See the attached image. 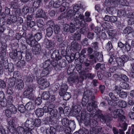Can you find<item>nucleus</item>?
Listing matches in <instances>:
<instances>
[{
    "mask_svg": "<svg viewBox=\"0 0 134 134\" xmlns=\"http://www.w3.org/2000/svg\"><path fill=\"white\" fill-rule=\"evenodd\" d=\"M108 95L112 100L116 101L119 100V98L115 96L113 92L109 93Z\"/></svg>",
    "mask_w": 134,
    "mask_h": 134,
    "instance_id": "41",
    "label": "nucleus"
},
{
    "mask_svg": "<svg viewBox=\"0 0 134 134\" xmlns=\"http://www.w3.org/2000/svg\"><path fill=\"white\" fill-rule=\"evenodd\" d=\"M41 49L40 45H37L33 47L32 49V53L35 55L38 54L40 53V51Z\"/></svg>",
    "mask_w": 134,
    "mask_h": 134,
    "instance_id": "20",
    "label": "nucleus"
},
{
    "mask_svg": "<svg viewBox=\"0 0 134 134\" xmlns=\"http://www.w3.org/2000/svg\"><path fill=\"white\" fill-rule=\"evenodd\" d=\"M33 88L29 86L24 91L23 95L26 97L32 100L34 97V94L33 93Z\"/></svg>",
    "mask_w": 134,
    "mask_h": 134,
    "instance_id": "4",
    "label": "nucleus"
},
{
    "mask_svg": "<svg viewBox=\"0 0 134 134\" xmlns=\"http://www.w3.org/2000/svg\"><path fill=\"white\" fill-rule=\"evenodd\" d=\"M86 8V7L84 4H80V5L76 4L74 7L73 9L74 10L75 14L74 15V19L72 21L73 24L76 26V29H79L80 27H83L81 25L82 20L85 18V16L82 13Z\"/></svg>",
    "mask_w": 134,
    "mask_h": 134,
    "instance_id": "2",
    "label": "nucleus"
},
{
    "mask_svg": "<svg viewBox=\"0 0 134 134\" xmlns=\"http://www.w3.org/2000/svg\"><path fill=\"white\" fill-rule=\"evenodd\" d=\"M118 103V106L121 108H125L127 106V103L124 100H119Z\"/></svg>",
    "mask_w": 134,
    "mask_h": 134,
    "instance_id": "26",
    "label": "nucleus"
},
{
    "mask_svg": "<svg viewBox=\"0 0 134 134\" xmlns=\"http://www.w3.org/2000/svg\"><path fill=\"white\" fill-rule=\"evenodd\" d=\"M51 63L52 65L54 68L55 70L59 69V65L58 64V60H54V59H53V61L52 60Z\"/></svg>",
    "mask_w": 134,
    "mask_h": 134,
    "instance_id": "47",
    "label": "nucleus"
},
{
    "mask_svg": "<svg viewBox=\"0 0 134 134\" xmlns=\"http://www.w3.org/2000/svg\"><path fill=\"white\" fill-rule=\"evenodd\" d=\"M131 46L128 41H126L125 43V47L124 48L123 51L125 52H128L130 51L131 49Z\"/></svg>",
    "mask_w": 134,
    "mask_h": 134,
    "instance_id": "36",
    "label": "nucleus"
},
{
    "mask_svg": "<svg viewBox=\"0 0 134 134\" xmlns=\"http://www.w3.org/2000/svg\"><path fill=\"white\" fill-rule=\"evenodd\" d=\"M19 11L16 10L14 12V14H13L12 16L11 15V19L13 23H15L17 22V18L16 16L19 15Z\"/></svg>",
    "mask_w": 134,
    "mask_h": 134,
    "instance_id": "25",
    "label": "nucleus"
},
{
    "mask_svg": "<svg viewBox=\"0 0 134 134\" xmlns=\"http://www.w3.org/2000/svg\"><path fill=\"white\" fill-rule=\"evenodd\" d=\"M36 17V18H42L45 19L46 18L45 12L42 9H40L37 11Z\"/></svg>",
    "mask_w": 134,
    "mask_h": 134,
    "instance_id": "14",
    "label": "nucleus"
},
{
    "mask_svg": "<svg viewBox=\"0 0 134 134\" xmlns=\"http://www.w3.org/2000/svg\"><path fill=\"white\" fill-rule=\"evenodd\" d=\"M132 28L129 26L126 27L124 30L123 33L125 34H129L132 32Z\"/></svg>",
    "mask_w": 134,
    "mask_h": 134,
    "instance_id": "64",
    "label": "nucleus"
},
{
    "mask_svg": "<svg viewBox=\"0 0 134 134\" xmlns=\"http://www.w3.org/2000/svg\"><path fill=\"white\" fill-rule=\"evenodd\" d=\"M41 121L40 119H36L34 120V125L35 126L38 127L40 126L41 124Z\"/></svg>",
    "mask_w": 134,
    "mask_h": 134,
    "instance_id": "58",
    "label": "nucleus"
},
{
    "mask_svg": "<svg viewBox=\"0 0 134 134\" xmlns=\"http://www.w3.org/2000/svg\"><path fill=\"white\" fill-rule=\"evenodd\" d=\"M55 107V105L52 104H50L48 106L43 107L45 113H49L50 117H51L54 119L57 117L58 114V111L56 109L53 108Z\"/></svg>",
    "mask_w": 134,
    "mask_h": 134,
    "instance_id": "3",
    "label": "nucleus"
},
{
    "mask_svg": "<svg viewBox=\"0 0 134 134\" xmlns=\"http://www.w3.org/2000/svg\"><path fill=\"white\" fill-rule=\"evenodd\" d=\"M86 60L85 62L83 63L85 66H86L85 68V70L86 71L89 72L90 70H91L92 69V68L91 66L90 65V64L89 63V61L87 59H86Z\"/></svg>",
    "mask_w": 134,
    "mask_h": 134,
    "instance_id": "29",
    "label": "nucleus"
},
{
    "mask_svg": "<svg viewBox=\"0 0 134 134\" xmlns=\"http://www.w3.org/2000/svg\"><path fill=\"white\" fill-rule=\"evenodd\" d=\"M56 131V129L53 127L51 126L49 129H48L46 131V134H55Z\"/></svg>",
    "mask_w": 134,
    "mask_h": 134,
    "instance_id": "33",
    "label": "nucleus"
},
{
    "mask_svg": "<svg viewBox=\"0 0 134 134\" xmlns=\"http://www.w3.org/2000/svg\"><path fill=\"white\" fill-rule=\"evenodd\" d=\"M89 59L90 60V62L91 64L95 63L97 62L96 59L95 58V56L93 54H89L88 55Z\"/></svg>",
    "mask_w": 134,
    "mask_h": 134,
    "instance_id": "54",
    "label": "nucleus"
},
{
    "mask_svg": "<svg viewBox=\"0 0 134 134\" xmlns=\"http://www.w3.org/2000/svg\"><path fill=\"white\" fill-rule=\"evenodd\" d=\"M106 48L108 51H109L110 52H113V46L111 42L109 41L107 43Z\"/></svg>",
    "mask_w": 134,
    "mask_h": 134,
    "instance_id": "45",
    "label": "nucleus"
},
{
    "mask_svg": "<svg viewBox=\"0 0 134 134\" xmlns=\"http://www.w3.org/2000/svg\"><path fill=\"white\" fill-rule=\"evenodd\" d=\"M102 24L101 26L104 29H111L112 26L109 23L105 21L103 22V23Z\"/></svg>",
    "mask_w": 134,
    "mask_h": 134,
    "instance_id": "40",
    "label": "nucleus"
},
{
    "mask_svg": "<svg viewBox=\"0 0 134 134\" xmlns=\"http://www.w3.org/2000/svg\"><path fill=\"white\" fill-rule=\"evenodd\" d=\"M98 125L97 122L95 120L93 119L91 120L90 127L91 128H93L97 127Z\"/></svg>",
    "mask_w": 134,
    "mask_h": 134,
    "instance_id": "61",
    "label": "nucleus"
},
{
    "mask_svg": "<svg viewBox=\"0 0 134 134\" xmlns=\"http://www.w3.org/2000/svg\"><path fill=\"white\" fill-rule=\"evenodd\" d=\"M74 14L75 13H74V9L73 10H69L66 14V18L67 19H70L72 16H74Z\"/></svg>",
    "mask_w": 134,
    "mask_h": 134,
    "instance_id": "43",
    "label": "nucleus"
},
{
    "mask_svg": "<svg viewBox=\"0 0 134 134\" xmlns=\"http://www.w3.org/2000/svg\"><path fill=\"white\" fill-rule=\"evenodd\" d=\"M71 95L69 92H66L65 94L63 96V98L64 100H69L71 97Z\"/></svg>",
    "mask_w": 134,
    "mask_h": 134,
    "instance_id": "50",
    "label": "nucleus"
},
{
    "mask_svg": "<svg viewBox=\"0 0 134 134\" xmlns=\"http://www.w3.org/2000/svg\"><path fill=\"white\" fill-rule=\"evenodd\" d=\"M26 109L28 111L32 110L34 109V104L31 102H28L25 105Z\"/></svg>",
    "mask_w": 134,
    "mask_h": 134,
    "instance_id": "27",
    "label": "nucleus"
},
{
    "mask_svg": "<svg viewBox=\"0 0 134 134\" xmlns=\"http://www.w3.org/2000/svg\"><path fill=\"white\" fill-rule=\"evenodd\" d=\"M46 35L48 37L51 36L53 32V29L51 27H47L46 29Z\"/></svg>",
    "mask_w": 134,
    "mask_h": 134,
    "instance_id": "38",
    "label": "nucleus"
},
{
    "mask_svg": "<svg viewBox=\"0 0 134 134\" xmlns=\"http://www.w3.org/2000/svg\"><path fill=\"white\" fill-rule=\"evenodd\" d=\"M69 82L71 83L77 84L79 81L78 77L76 74H73L71 75L68 79Z\"/></svg>",
    "mask_w": 134,
    "mask_h": 134,
    "instance_id": "10",
    "label": "nucleus"
},
{
    "mask_svg": "<svg viewBox=\"0 0 134 134\" xmlns=\"http://www.w3.org/2000/svg\"><path fill=\"white\" fill-rule=\"evenodd\" d=\"M58 64L59 68H64L66 65V61L64 59H60Z\"/></svg>",
    "mask_w": 134,
    "mask_h": 134,
    "instance_id": "37",
    "label": "nucleus"
},
{
    "mask_svg": "<svg viewBox=\"0 0 134 134\" xmlns=\"http://www.w3.org/2000/svg\"><path fill=\"white\" fill-rule=\"evenodd\" d=\"M84 97H86L88 101H91L95 99V96L92 92L90 90L87 91L85 92Z\"/></svg>",
    "mask_w": 134,
    "mask_h": 134,
    "instance_id": "9",
    "label": "nucleus"
},
{
    "mask_svg": "<svg viewBox=\"0 0 134 134\" xmlns=\"http://www.w3.org/2000/svg\"><path fill=\"white\" fill-rule=\"evenodd\" d=\"M37 81L38 84L41 85L40 88L41 89H44L48 87L50 85L48 81H47L46 79L42 78L39 79Z\"/></svg>",
    "mask_w": 134,
    "mask_h": 134,
    "instance_id": "5",
    "label": "nucleus"
},
{
    "mask_svg": "<svg viewBox=\"0 0 134 134\" xmlns=\"http://www.w3.org/2000/svg\"><path fill=\"white\" fill-rule=\"evenodd\" d=\"M54 33L57 35L59 34L60 32L61 29L59 26L56 25L54 26Z\"/></svg>",
    "mask_w": 134,
    "mask_h": 134,
    "instance_id": "63",
    "label": "nucleus"
},
{
    "mask_svg": "<svg viewBox=\"0 0 134 134\" xmlns=\"http://www.w3.org/2000/svg\"><path fill=\"white\" fill-rule=\"evenodd\" d=\"M69 127L72 130H74L76 127V125L74 120H70L69 122Z\"/></svg>",
    "mask_w": 134,
    "mask_h": 134,
    "instance_id": "57",
    "label": "nucleus"
},
{
    "mask_svg": "<svg viewBox=\"0 0 134 134\" xmlns=\"http://www.w3.org/2000/svg\"><path fill=\"white\" fill-rule=\"evenodd\" d=\"M45 117L44 118V121L48 122L49 121V120H50V121L52 122V123L53 122L54 123V125L56 124L57 123V121H54V120H53V119H51V117H50V116H49V117L48 114V113H45ZM53 125H54V124Z\"/></svg>",
    "mask_w": 134,
    "mask_h": 134,
    "instance_id": "24",
    "label": "nucleus"
},
{
    "mask_svg": "<svg viewBox=\"0 0 134 134\" xmlns=\"http://www.w3.org/2000/svg\"><path fill=\"white\" fill-rule=\"evenodd\" d=\"M108 110L111 111L110 114L112 117L114 118H118V122L121 128L119 130V134H125L123 131L126 130L127 124L125 122L126 119L125 116L123 115L124 113L123 110L119 109L114 110L113 107L109 108Z\"/></svg>",
    "mask_w": 134,
    "mask_h": 134,
    "instance_id": "1",
    "label": "nucleus"
},
{
    "mask_svg": "<svg viewBox=\"0 0 134 134\" xmlns=\"http://www.w3.org/2000/svg\"><path fill=\"white\" fill-rule=\"evenodd\" d=\"M62 4L60 0H58L55 2L51 0L49 2V5L50 7L57 8L59 7Z\"/></svg>",
    "mask_w": 134,
    "mask_h": 134,
    "instance_id": "11",
    "label": "nucleus"
},
{
    "mask_svg": "<svg viewBox=\"0 0 134 134\" xmlns=\"http://www.w3.org/2000/svg\"><path fill=\"white\" fill-rule=\"evenodd\" d=\"M34 119L32 118H28L25 123V126L28 129L30 130L33 129L35 127Z\"/></svg>",
    "mask_w": 134,
    "mask_h": 134,
    "instance_id": "7",
    "label": "nucleus"
},
{
    "mask_svg": "<svg viewBox=\"0 0 134 134\" xmlns=\"http://www.w3.org/2000/svg\"><path fill=\"white\" fill-rule=\"evenodd\" d=\"M18 110L21 113H24L26 110L25 106L22 104L19 105L18 108Z\"/></svg>",
    "mask_w": 134,
    "mask_h": 134,
    "instance_id": "55",
    "label": "nucleus"
},
{
    "mask_svg": "<svg viewBox=\"0 0 134 134\" xmlns=\"http://www.w3.org/2000/svg\"><path fill=\"white\" fill-rule=\"evenodd\" d=\"M16 86L17 88L21 90L24 87V83L23 80L19 78L16 79Z\"/></svg>",
    "mask_w": 134,
    "mask_h": 134,
    "instance_id": "17",
    "label": "nucleus"
},
{
    "mask_svg": "<svg viewBox=\"0 0 134 134\" xmlns=\"http://www.w3.org/2000/svg\"><path fill=\"white\" fill-rule=\"evenodd\" d=\"M8 108L13 114H15L16 113L17 110V108L13 104H9Z\"/></svg>",
    "mask_w": 134,
    "mask_h": 134,
    "instance_id": "30",
    "label": "nucleus"
},
{
    "mask_svg": "<svg viewBox=\"0 0 134 134\" xmlns=\"http://www.w3.org/2000/svg\"><path fill=\"white\" fill-rule=\"evenodd\" d=\"M72 113L76 115L78 114L80 111V107L79 105H75L72 108Z\"/></svg>",
    "mask_w": 134,
    "mask_h": 134,
    "instance_id": "22",
    "label": "nucleus"
},
{
    "mask_svg": "<svg viewBox=\"0 0 134 134\" xmlns=\"http://www.w3.org/2000/svg\"><path fill=\"white\" fill-rule=\"evenodd\" d=\"M34 39L37 41H39L42 37V34L40 32H38L34 36Z\"/></svg>",
    "mask_w": 134,
    "mask_h": 134,
    "instance_id": "48",
    "label": "nucleus"
},
{
    "mask_svg": "<svg viewBox=\"0 0 134 134\" xmlns=\"http://www.w3.org/2000/svg\"><path fill=\"white\" fill-rule=\"evenodd\" d=\"M37 25L38 27H41L43 26L44 25V23L43 20L42 19L38 20L37 21Z\"/></svg>",
    "mask_w": 134,
    "mask_h": 134,
    "instance_id": "62",
    "label": "nucleus"
},
{
    "mask_svg": "<svg viewBox=\"0 0 134 134\" xmlns=\"http://www.w3.org/2000/svg\"><path fill=\"white\" fill-rule=\"evenodd\" d=\"M16 81V79L14 77H12L9 78L8 79V82L9 85L11 87H13Z\"/></svg>",
    "mask_w": 134,
    "mask_h": 134,
    "instance_id": "35",
    "label": "nucleus"
},
{
    "mask_svg": "<svg viewBox=\"0 0 134 134\" xmlns=\"http://www.w3.org/2000/svg\"><path fill=\"white\" fill-rule=\"evenodd\" d=\"M27 43L31 47H34L38 44H37L38 42L35 39H33L32 40L30 39L27 40Z\"/></svg>",
    "mask_w": 134,
    "mask_h": 134,
    "instance_id": "23",
    "label": "nucleus"
},
{
    "mask_svg": "<svg viewBox=\"0 0 134 134\" xmlns=\"http://www.w3.org/2000/svg\"><path fill=\"white\" fill-rule=\"evenodd\" d=\"M81 116L82 120H86L89 119L90 115L87 112L86 109H83L81 112Z\"/></svg>",
    "mask_w": 134,
    "mask_h": 134,
    "instance_id": "15",
    "label": "nucleus"
},
{
    "mask_svg": "<svg viewBox=\"0 0 134 134\" xmlns=\"http://www.w3.org/2000/svg\"><path fill=\"white\" fill-rule=\"evenodd\" d=\"M82 27L80 29V33L84 35H86L88 33V29L85 26Z\"/></svg>",
    "mask_w": 134,
    "mask_h": 134,
    "instance_id": "51",
    "label": "nucleus"
},
{
    "mask_svg": "<svg viewBox=\"0 0 134 134\" xmlns=\"http://www.w3.org/2000/svg\"><path fill=\"white\" fill-rule=\"evenodd\" d=\"M105 64L101 63H97L95 66L94 69L97 70L99 69L103 70H104L105 69Z\"/></svg>",
    "mask_w": 134,
    "mask_h": 134,
    "instance_id": "19",
    "label": "nucleus"
},
{
    "mask_svg": "<svg viewBox=\"0 0 134 134\" xmlns=\"http://www.w3.org/2000/svg\"><path fill=\"white\" fill-rule=\"evenodd\" d=\"M111 53V55L108 60V64L112 66L116 64V59L117 58L115 55L116 53Z\"/></svg>",
    "mask_w": 134,
    "mask_h": 134,
    "instance_id": "8",
    "label": "nucleus"
},
{
    "mask_svg": "<svg viewBox=\"0 0 134 134\" xmlns=\"http://www.w3.org/2000/svg\"><path fill=\"white\" fill-rule=\"evenodd\" d=\"M16 59H18L19 60L21 59L23 57V54H24L23 52H21V51H19L17 52L16 50Z\"/></svg>",
    "mask_w": 134,
    "mask_h": 134,
    "instance_id": "59",
    "label": "nucleus"
},
{
    "mask_svg": "<svg viewBox=\"0 0 134 134\" xmlns=\"http://www.w3.org/2000/svg\"><path fill=\"white\" fill-rule=\"evenodd\" d=\"M51 69L50 68H44L41 72H40V76L43 77L47 76L51 71Z\"/></svg>",
    "mask_w": 134,
    "mask_h": 134,
    "instance_id": "18",
    "label": "nucleus"
},
{
    "mask_svg": "<svg viewBox=\"0 0 134 134\" xmlns=\"http://www.w3.org/2000/svg\"><path fill=\"white\" fill-rule=\"evenodd\" d=\"M116 31L115 30H108L107 33L110 37L115 36L116 35Z\"/></svg>",
    "mask_w": 134,
    "mask_h": 134,
    "instance_id": "44",
    "label": "nucleus"
},
{
    "mask_svg": "<svg viewBox=\"0 0 134 134\" xmlns=\"http://www.w3.org/2000/svg\"><path fill=\"white\" fill-rule=\"evenodd\" d=\"M49 92L48 91H44L41 95V98L42 99L44 100L48 99L49 97Z\"/></svg>",
    "mask_w": 134,
    "mask_h": 134,
    "instance_id": "32",
    "label": "nucleus"
},
{
    "mask_svg": "<svg viewBox=\"0 0 134 134\" xmlns=\"http://www.w3.org/2000/svg\"><path fill=\"white\" fill-rule=\"evenodd\" d=\"M82 66L81 65H78L76 66V69L78 72L80 73L81 75H86V73L85 71L81 70Z\"/></svg>",
    "mask_w": 134,
    "mask_h": 134,
    "instance_id": "46",
    "label": "nucleus"
},
{
    "mask_svg": "<svg viewBox=\"0 0 134 134\" xmlns=\"http://www.w3.org/2000/svg\"><path fill=\"white\" fill-rule=\"evenodd\" d=\"M92 20L91 18L89 17H85V18L82 19V20L81 23V25L82 26H85V22H89L91 21Z\"/></svg>",
    "mask_w": 134,
    "mask_h": 134,
    "instance_id": "42",
    "label": "nucleus"
},
{
    "mask_svg": "<svg viewBox=\"0 0 134 134\" xmlns=\"http://www.w3.org/2000/svg\"><path fill=\"white\" fill-rule=\"evenodd\" d=\"M56 40L60 43H62L64 40V36L62 34H59L56 35Z\"/></svg>",
    "mask_w": 134,
    "mask_h": 134,
    "instance_id": "52",
    "label": "nucleus"
},
{
    "mask_svg": "<svg viewBox=\"0 0 134 134\" xmlns=\"http://www.w3.org/2000/svg\"><path fill=\"white\" fill-rule=\"evenodd\" d=\"M71 47L72 50L76 51L81 49V45L77 42H73L72 43Z\"/></svg>",
    "mask_w": 134,
    "mask_h": 134,
    "instance_id": "13",
    "label": "nucleus"
},
{
    "mask_svg": "<svg viewBox=\"0 0 134 134\" xmlns=\"http://www.w3.org/2000/svg\"><path fill=\"white\" fill-rule=\"evenodd\" d=\"M100 120L103 123H104L106 122H108L111 120L110 117L108 116L101 114L99 116Z\"/></svg>",
    "mask_w": 134,
    "mask_h": 134,
    "instance_id": "16",
    "label": "nucleus"
},
{
    "mask_svg": "<svg viewBox=\"0 0 134 134\" xmlns=\"http://www.w3.org/2000/svg\"><path fill=\"white\" fill-rule=\"evenodd\" d=\"M92 128V130L90 131L91 134H97L101 131L102 129L100 126H97Z\"/></svg>",
    "mask_w": 134,
    "mask_h": 134,
    "instance_id": "28",
    "label": "nucleus"
},
{
    "mask_svg": "<svg viewBox=\"0 0 134 134\" xmlns=\"http://www.w3.org/2000/svg\"><path fill=\"white\" fill-rule=\"evenodd\" d=\"M115 8L113 7H108L106 8V11L107 13L109 14L112 15L114 13V11L115 9Z\"/></svg>",
    "mask_w": 134,
    "mask_h": 134,
    "instance_id": "53",
    "label": "nucleus"
},
{
    "mask_svg": "<svg viewBox=\"0 0 134 134\" xmlns=\"http://www.w3.org/2000/svg\"><path fill=\"white\" fill-rule=\"evenodd\" d=\"M96 58L99 62L103 61V55L101 53L97 52L95 55Z\"/></svg>",
    "mask_w": 134,
    "mask_h": 134,
    "instance_id": "49",
    "label": "nucleus"
},
{
    "mask_svg": "<svg viewBox=\"0 0 134 134\" xmlns=\"http://www.w3.org/2000/svg\"><path fill=\"white\" fill-rule=\"evenodd\" d=\"M51 53L52 52L51 55V57L52 58L55 60H58L61 59L62 56L60 55V53L58 50L54 49H51L50 50Z\"/></svg>",
    "mask_w": 134,
    "mask_h": 134,
    "instance_id": "6",
    "label": "nucleus"
},
{
    "mask_svg": "<svg viewBox=\"0 0 134 134\" xmlns=\"http://www.w3.org/2000/svg\"><path fill=\"white\" fill-rule=\"evenodd\" d=\"M126 134H134V125L132 124L129 127L128 131L126 132Z\"/></svg>",
    "mask_w": 134,
    "mask_h": 134,
    "instance_id": "60",
    "label": "nucleus"
},
{
    "mask_svg": "<svg viewBox=\"0 0 134 134\" xmlns=\"http://www.w3.org/2000/svg\"><path fill=\"white\" fill-rule=\"evenodd\" d=\"M69 121L67 118H63L61 120L62 123L64 127H67L69 125Z\"/></svg>",
    "mask_w": 134,
    "mask_h": 134,
    "instance_id": "39",
    "label": "nucleus"
},
{
    "mask_svg": "<svg viewBox=\"0 0 134 134\" xmlns=\"http://www.w3.org/2000/svg\"><path fill=\"white\" fill-rule=\"evenodd\" d=\"M116 64L118 66H124L125 63L122 59L120 57H117L116 59Z\"/></svg>",
    "mask_w": 134,
    "mask_h": 134,
    "instance_id": "34",
    "label": "nucleus"
},
{
    "mask_svg": "<svg viewBox=\"0 0 134 134\" xmlns=\"http://www.w3.org/2000/svg\"><path fill=\"white\" fill-rule=\"evenodd\" d=\"M41 1L42 0H37L34 2L33 4V6L35 8L37 9L39 7Z\"/></svg>",
    "mask_w": 134,
    "mask_h": 134,
    "instance_id": "56",
    "label": "nucleus"
},
{
    "mask_svg": "<svg viewBox=\"0 0 134 134\" xmlns=\"http://www.w3.org/2000/svg\"><path fill=\"white\" fill-rule=\"evenodd\" d=\"M44 43L47 48H53L55 46V43L53 41L48 40L45 38L44 40Z\"/></svg>",
    "mask_w": 134,
    "mask_h": 134,
    "instance_id": "12",
    "label": "nucleus"
},
{
    "mask_svg": "<svg viewBox=\"0 0 134 134\" xmlns=\"http://www.w3.org/2000/svg\"><path fill=\"white\" fill-rule=\"evenodd\" d=\"M16 131L18 134H24L26 130L23 127L19 126L17 128Z\"/></svg>",
    "mask_w": 134,
    "mask_h": 134,
    "instance_id": "31",
    "label": "nucleus"
},
{
    "mask_svg": "<svg viewBox=\"0 0 134 134\" xmlns=\"http://www.w3.org/2000/svg\"><path fill=\"white\" fill-rule=\"evenodd\" d=\"M45 112L44 110L42 108H38L35 111V113L36 116L38 117H41L44 114Z\"/></svg>",
    "mask_w": 134,
    "mask_h": 134,
    "instance_id": "21",
    "label": "nucleus"
}]
</instances>
